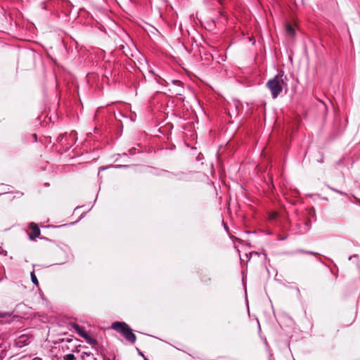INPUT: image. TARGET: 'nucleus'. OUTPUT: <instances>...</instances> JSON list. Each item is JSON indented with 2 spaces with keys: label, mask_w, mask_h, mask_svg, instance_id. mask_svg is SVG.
Here are the masks:
<instances>
[{
  "label": "nucleus",
  "mask_w": 360,
  "mask_h": 360,
  "mask_svg": "<svg viewBox=\"0 0 360 360\" xmlns=\"http://www.w3.org/2000/svg\"><path fill=\"white\" fill-rule=\"evenodd\" d=\"M266 86L270 90L273 98H276L281 93L283 89H287V77L284 75L283 71H280L272 79L266 83Z\"/></svg>",
  "instance_id": "nucleus-1"
},
{
  "label": "nucleus",
  "mask_w": 360,
  "mask_h": 360,
  "mask_svg": "<svg viewBox=\"0 0 360 360\" xmlns=\"http://www.w3.org/2000/svg\"><path fill=\"white\" fill-rule=\"evenodd\" d=\"M122 335L129 342L131 343H134L136 341V335L133 333L131 329L129 327H127L126 330L123 331Z\"/></svg>",
  "instance_id": "nucleus-2"
},
{
  "label": "nucleus",
  "mask_w": 360,
  "mask_h": 360,
  "mask_svg": "<svg viewBox=\"0 0 360 360\" xmlns=\"http://www.w3.org/2000/svg\"><path fill=\"white\" fill-rule=\"evenodd\" d=\"M127 326L128 325L126 323L118 321L112 323L111 326L112 329L120 333L121 334L123 333L124 330H126Z\"/></svg>",
  "instance_id": "nucleus-3"
},
{
  "label": "nucleus",
  "mask_w": 360,
  "mask_h": 360,
  "mask_svg": "<svg viewBox=\"0 0 360 360\" xmlns=\"http://www.w3.org/2000/svg\"><path fill=\"white\" fill-rule=\"evenodd\" d=\"M30 227L32 230V235L30 236V238L31 239L39 238L41 234V231L38 226L34 223H32L30 224Z\"/></svg>",
  "instance_id": "nucleus-4"
},
{
  "label": "nucleus",
  "mask_w": 360,
  "mask_h": 360,
  "mask_svg": "<svg viewBox=\"0 0 360 360\" xmlns=\"http://www.w3.org/2000/svg\"><path fill=\"white\" fill-rule=\"evenodd\" d=\"M74 329L75 330V331L82 338H84V336H86L88 333L84 330V328L83 327H81L78 325H75L73 326Z\"/></svg>",
  "instance_id": "nucleus-5"
},
{
  "label": "nucleus",
  "mask_w": 360,
  "mask_h": 360,
  "mask_svg": "<svg viewBox=\"0 0 360 360\" xmlns=\"http://www.w3.org/2000/svg\"><path fill=\"white\" fill-rule=\"evenodd\" d=\"M83 338H84L86 342L91 346H95L98 344L97 340L94 338L91 337L89 333Z\"/></svg>",
  "instance_id": "nucleus-6"
},
{
  "label": "nucleus",
  "mask_w": 360,
  "mask_h": 360,
  "mask_svg": "<svg viewBox=\"0 0 360 360\" xmlns=\"http://www.w3.org/2000/svg\"><path fill=\"white\" fill-rule=\"evenodd\" d=\"M286 32L288 34L293 36L295 34V30L291 25L287 24L285 27Z\"/></svg>",
  "instance_id": "nucleus-7"
},
{
  "label": "nucleus",
  "mask_w": 360,
  "mask_h": 360,
  "mask_svg": "<svg viewBox=\"0 0 360 360\" xmlns=\"http://www.w3.org/2000/svg\"><path fill=\"white\" fill-rule=\"evenodd\" d=\"M31 280L34 285H38L39 282L34 271L31 273Z\"/></svg>",
  "instance_id": "nucleus-8"
},
{
  "label": "nucleus",
  "mask_w": 360,
  "mask_h": 360,
  "mask_svg": "<svg viewBox=\"0 0 360 360\" xmlns=\"http://www.w3.org/2000/svg\"><path fill=\"white\" fill-rule=\"evenodd\" d=\"M64 360H75V356L72 354H68L64 356Z\"/></svg>",
  "instance_id": "nucleus-9"
},
{
  "label": "nucleus",
  "mask_w": 360,
  "mask_h": 360,
  "mask_svg": "<svg viewBox=\"0 0 360 360\" xmlns=\"http://www.w3.org/2000/svg\"><path fill=\"white\" fill-rule=\"evenodd\" d=\"M28 340L27 338L22 335L20 337V342L23 344V345H27L28 342H27Z\"/></svg>",
  "instance_id": "nucleus-10"
},
{
  "label": "nucleus",
  "mask_w": 360,
  "mask_h": 360,
  "mask_svg": "<svg viewBox=\"0 0 360 360\" xmlns=\"http://www.w3.org/2000/svg\"><path fill=\"white\" fill-rule=\"evenodd\" d=\"M11 314L6 312H0V318H4L6 316H10Z\"/></svg>",
  "instance_id": "nucleus-11"
},
{
  "label": "nucleus",
  "mask_w": 360,
  "mask_h": 360,
  "mask_svg": "<svg viewBox=\"0 0 360 360\" xmlns=\"http://www.w3.org/2000/svg\"><path fill=\"white\" fill-rule=\"evenodd\" d=\"M276 217H277V213L274 212V213H272V214H270V216H269V219H270L271 220H273V219H275L276 218Z\"/></svg>",
  "instance_id": "nucleus-12"
},
{
  "label": "nucleus",
  "mask_w": 360,
  "mask_h": 360,
  "mask_svg": "<svg viewBox=\"0 0 360 360\" xmlns=\"http://www.w3.org/2000/svg\"><path fill=\"white\" fill-rule=\"evenodd\" d=\"M304 252L307 253V254L313 255H316V253L313 252Z\"/></svg>",
  "instance_id": "nucleus-13"
},
{
  "label": "nucleus",
  "mask_w": 360,
  "mask_h": 360,
  "mask_svg": "<svg viewBox=\"0 0 360 360\" xmlns=\"http://www.w3.org/2000/svg\"><path fill=\"white\" fill-rule=\"evenodd\" d=\"M32 360H41V359L39 358V357H34V359H32Z\"/></svg>",
  "instance_id": "nucleus-14"
},
{
  "label": "nucleus",
  "mask_w": 360,
  "mask_h": 360,
  "mask_svg": "<svg viewBox=\"0 0 360 360\" xmlns=\"http://www.w3.org/2000/svg\"><path fill=\"white\" fill-rule=\"evenodd\" d=\"M145 360H148V359L145 358Z\"/></svg>",
  "instance_id": "nucleus-15"
}]
</instances>
